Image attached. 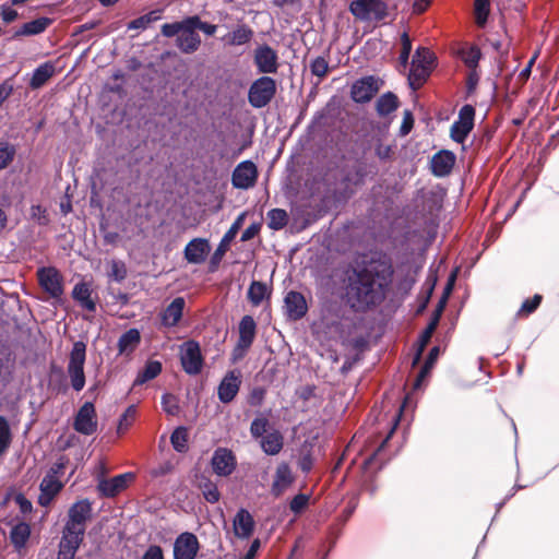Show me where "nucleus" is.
<instances>
[{
  "label": "nucleus",
  "mask_w": 559,
  "mask_h": 559,
  "mask_svg": "<svg viewBox=\"0 0 559 559\" xmlns=\"http://www.w3.org/2000/svg\"><path fill=\"white\" fill-rule=\"evenodd\" d=\"M393 274L392 262L385 255L372 257L348 270L344 278L346 305L361 313L376 309L385 300Z\"/></svg>",
  "instance_id": "f257e3e1"
},
{
  "label": "nucleus",
  "mask_w": 559,
  "mask_h": 559,
  "mask_svg": "<svg viewBox=\"0 0 559 559\" xmlns=\"http://www.w3.org/2000/svg\"><path fill=\"white\" fill-rule=\"evenodd\" d=\"M92 502L81 499L68 510V516L59 543L58 559H73L84 539L87 522L92 519Z\"/></svg>",
  "instance_id": "f03ea898"
},
{
  "label": "nucleus",
  "mask_w": 559,
  "mask_h": 559,
  "mask_svg": "<svg viewBox=\"0 0 559 559\" xmlns=\"http://www.w3.org/2000/svg\"><path fill=\"white\" fill-rule=\"evenodd\" d=\"M197 29L210 34V25L202 23L198 16L188 17L181 22L166 23L162 26V34L166 37L177 36V47L185 53L195 51L201 43Z\"/></svg>",
  "instance_id": "7ed1b4c3"
},
{
  "label": "nucleus",
  "mask_w": 559,
  "mask_h": 559,
  "mask_svg": "<svg viewBox=\"0 0 559 559\" xmlns=\"http://www.w3.org/2000/svg\"><path fill=\"white\" fill-rule=\"evenodd\" d=\"M356 20L382 22L389 15V5L383 0H353L348 7Z\"/></svg>",
  "instance_id": "20e7f679"
},
{
  "label": "nucleus",
  "mask_w": 559,
  "mask_h": 559,
  "mask_svg": "<svg viewBox=\"0 0 559 559\" xmlns=\"http://www.w3.org/2000/svg\"><path fill=\"white\" fill-rule=\"evenodd\" d=\"M86 358V345L78 341L73 344L70 353L67 372L70 378L71 386L80 392L85 385L84 364Z\"/></svg>",
  "instance_id": "39448f33"
},
{
  "label": "nucleus",
  "mask_w": 559,
  "mask_h": 559,
  "mask_svg": "<svg viewBox=\"0 0 559 559\" xmlns=\"http://www.w3.org/2000/svg\"><path fill=\"white\" fill-rule=\"evenodd\" d=\"M276 94V82L271 76H261L252 82L248 92V102L253 108L267 106Z\"/></svg>",
  "instance_id": "423d86ee"
},
{
  "label": "nucleus",
  "mask_w": 559,
  "mask_h": 559,
  "mask_svg": "<svg viewBox=\"0 0 559 559\" xmlns=\"http://www.w3.org/2000/svg\"><path fill=\"white\" fill-rule=\"evenodd\" d=\"M257 334V324L251 316H245L239 322V337L231 354L234 362L242 359L251 347Z\"/></svg>",
  "instance_id": "0eeeda50"
},
{
  "label": "nucleus",
  "mask_w": 559,
  "mask_h": 559,
  "mask_svg": "<svg viewBox=\"0 0 559 559\" xmlns=\"http://www.w3.org/2000/svg\"><path fill=\"white\" fill-rule=\"evenodd\" d=\"M367 175V166L362 163H357L350 169H344L341 179L342 189L338 192V198L349 199L355 193L356 188L365 183Z\"/></svg>",
  "instance_id": "6e6552de"
},
{
  "label": "nucleus",
  "mask_w": 559,
  "mask_h": 559,
  "mask_svg": "<svg viewBox=\"0 0 559 559\" xmlns=\"http://www.w3.org/2000/svg\"><path fill=\"white\" fill-rule=\"evenodd\" d=\"M180 361L183 370L188 374L200 373L203 367V357L201 355L200 345L195 341L185 342L179 347Z\"/></svg>",
  "instance_id": "1a4fd4ad"
},
{
  "label": "nucleus",
  "mask_w": 559,
  "mask_h": 559,
  "mask_svg": "<svg viewBox=\"0 0 559 559\" xmlns=\"http://www.w3.org/2000/svg\"><path fill=\"white\" fill-rule=\"evenodd\" d=\"M73 428L76 432L91 436L97 430V415L93 403L85 402L78 411Z\"/></svg>",
  "instance_id": "9d476101"
},
{
  "label": "nucleus",
  "mask_w": 559,
  "mask_h": 559,
  "mask_svg": "<svg viewBox=\"0 0 559 559\" xmlns=\"http://www.w3.org/2000/svg\"><path fill=\"white\" fill-rule=\"evenodd\" d=\"M444 308H445V298H440V300L438 301V304L430 317L428 325L419 335V338L417 342L418 348H417V353H416V355L414 357V361H413L414 365L419 361L426 346L430 342L432 334L435 333L436 329L439 325V322H440L441 316L444 311Z\"/></svg>",
  "instance_id": "9b49d317"
},
{
  "label": "nucleus",
  "mask_w": 559,
  "mask_h": 559,
  "mask_svg": "<svg viewBox=\"0 0 559 559\" xmlns=\"http://www.w3.org/2000/svg\"><path fill=\"white\" fill-rule=\"evenodd\" d=\"M242 382V373L239 369L227 371L217 388L218 400L228 404L237 396Z\"/></svg>",
  "instance_id": "f8f14e48"
},
{
  "label": "nucleus",
  "mask_w": 559,
  "mask_h": 559,
  "mask_svg": "<svg viewBox=\"0 0 559 559\" xmlns=\"http://www.w3.org/2000/svg\"><path fill=\"white\" fill-rule=\"evenodd\" d=\"M258 179V169L253 162L243 160L236 166L231 175V183L237 189H250Z\"/></svg>",
  "instance_id": "ddd939ff"
},
{
  "label": "nucleus",
  "mask_w": 559,
  "mask_h": 559,
  "mask_svg": "<svg viewBox=\"0 0 559 559\" xmlns=\"http://www.w3.org/2000/svg\"><path fill=\"white\" fill-rule=\"evenodd\" d=\"M237 467L234 452L227 448H217L212 455V472L222 477L230 476Z\"/></svg>",
  "instance_id": "4468645a"
},
{
  "label": "nucleus",
  "mask_w": 559,
  "mask_h": 559,
  "mask_svg": "<svg viewBox=\"0 0 559 559\" xmlns=\"http://www.w3.org/2000/svg\"><path fill=\"white\" fill-rule=\"evenodd\" d=\"M379 92L378 79L373 75L364 76L352 85L350 96L355 103H367Z\"/></svg>",
  "instance_id": "2eb2a0df"
},
{
  "label": "nucleus",
  "mask_w": 559,
  "mask_h": 559,
  "mask_svg": "<svg viewBox=\"0 0 559 559\" xmlns=\"http://www.w3.org/2000/svg\"><path fill=\"white\" fill-rule=\"evenodd\" d=\"M284 313L292 321L302 319L308 312L305 296L296 290H289L284 297Z\"/></svg>",
  "instance_id": "dca6fc26"
},
{
  "label": "nucleus",
  "mask_w": 559,
  "mask_h": 559,
  "mask_svg": "<svg viewBox=\"0 0 559 559\" xmlns=\"http://www.w3.org/2000/svg\"><path fill=\"white\" fill-rule=\"evenodd\" d=\"M38 281L45 292L51 297H60L63 293L61 276L53 267H43L37 272Z\"/></svg>",
  "instance_id": "f3484780"
},
{
  "label": "nucleus",
  "mask_w": 559,
  "mask_h": 559,
  "mask_svg": "<svg viewBox=\"0 0 559 559\" xmlns=\"http://www.w3.org/2000/svg\"><path fill=\"white\" fill-rule=\"evenodd\" d=\"M277 53L269 45L260 46L254 51V63L260 73H275L278 68Z\"/></svg>",
  "instance_id": "a211bd4d"
},
{
  "label": "nucleus",
  "mask_w": 559,
  "mask_h": 559,
  "mask_svg": "<svg viewBox=\"0 0 559 559\" xmlns=\"http://www.w3.org/2000/svg\"><path fill=\"white\" fill-rule=\"evenodd\" d=\"M242 223H243V214L239 215L235 219V222L231 224L229 229L225 233V235L222 238L221 242L218 243L216 250L212 254V272L214 271L215 267H217V265L222 261L224 254L229 249V246H230L231 241L235 239L239 229L241 228Z\"/></svg>",
  "instance_id": "6ab92c4d"
},
{
  "label": "nucleus",
  "mask_w": 559,
  "mask_h": 559,
  "mask_svg": "<svg viewBox=\"0 0 559 559\" xmlns=\"http://www.w3.org/2000/svg\"><path fill=\"white\" fill-rule=\"evenodd\" d=\"M456 156L453 152L442 150L436 153L430 160L431 173L436 177H445L451 174L455 165Z\"/></svg>",
  "instance_id": "aec40b11"
},
{
  "label": "nucleus",
  "mask_w": 559,
  "mask_h": 559,
  "mask_svg": "<svg viewBox=\"0 0 559 559\" xmlns=\"http://www.w3.org/2000/svg\"><path fill=\"white\" fill-rule=\"evenodd\" d=\"M199 543L191 533H183L177 537L174 545L175 559H193L197 555Z\"/></svg>",
  "instance_id": "412c9836"
},
{
  "label": "nucleus",
  "mask_w": 559,
  "mask_h": 559,
  "mask_svg": "<svg viewBox=\"0 0 559 559\" xmlns=\"http://www.w3.org/2000/svg\"><path fill=\"white\" fill-rule=\"evenodd\" d=\"M132 478L133 474L126 473L110 479H103L98 483L97 489L105 497H115L127 487L128 481Z\"/></svg>",
  "instance_id": "4be33fe9"
},
{
  "label": "nucleus",
  "mask_w": 559,
  "mask_h": 559,
  "mask_svg": "<svg viewBox=\"0 0 559 559\" xmlns=\"http://www.w3.org/2000/svg\"><path fill=\"white\" fill-rule=\"evenodd\" d=\"M193 481L202 490L206 500H210V461L202 457L195 464Z\"/></svg>",
  "instance_id": "5701e85b"
},
{
  "label": "nucleus",
  "mask_w": 559,
  "mask_h": 559,
  "mask_svg": "<svg viewBox=\"0 0 559 559\" xmlns=\"http://www.w3.org/2000/svg\"><path fill=\"white\" fill-rule=\"evenodd\" d=\"M210 246L206 239L197 238L191 240L185 249V257L190 263L205 261Z\"/></svg>",
  "instance_id": "b1692460"
},
{
  "label": "nucleus",
  "mask_w": 559,
  "mask_h": 559,
  "mask_svg": "<svg viewBox=\"0 0 559 559\" xmlns=\"http://www.w3.org/2000/svg\"><path fill=\"white\" fill-rule=\"evenodd\" d=\"M260 445L267 455L278 454L284 447V437L278 430H272L260 439Z\"/></svg>",
  "instance_id": "393cba45"
},
{
  "label": "nucleus",
  "mask_w": 559,
  "mask_h": 559,
  "mask_svg": "<svg viewBox=\"0 0 559 559\" xmlns=\"http://www.w3.org/2000/svg\"><path fill=\"white\" fill-rule=\"evenodd\" d=\"M271 294L272 288L266 283L252 281L247 292V298L252 306L258 307L264 299H270Z\"/></svg>",
  "instance_id": "a878e982"
},
{
  "label": "nucleus",
  "mask_w": 559,
  "mask_h": 559,
  "mask_svg": "<svg viewBox=\"0 0 559 559\" xmlns=\"http://www.w3.org/2000/svg\"><path fill=\"white\" fill-rule=\"evenodd\" d=\"M61 487V483L55 477H45L40 483L38 503L43 507H47L60 491Z\"/></svg>",
  "instance_id": "bb28decb"
},
{
  "label": "nucleus",
  "mask_w": 559,
  "mask_h": 559,
  "mask_svg": "<svg viewBox=\"0 0 559 559\" xmlns=\"http://www.w3.org/2000/svg\"><path fill=\"white\" fill-rule=\"evenodd\" d=\"M183 308L185 299L182 297L175 298L162 314L163 324L175 326L182 317Z\"/></svg>",
  "instance_id": "cd10ccee"
},
{
  "label": "nucleus",
  "mask_w": 559,
  "mask_h": 559,
  "mask_svg": "<svg viewBox=\"0 0 559 559\" xmlns=\"http://www.w3.org/2000/svg\"><path fill=\"white\" fill-rule=\"evenodd\" d=\"M294 481L290 467L287 463H281L275 472V478L272 485V491L278 496Z\"/></svg>",
  "instance_id": "c85d7f7f"
},
{
  "label": "nucleus",
  "mask_w": 559,
  "mask_h": 559,
  "mask_svg": "<svg viewBox=\"0 0 559 559\" xmlns=\"http://www.w3.org/2000/svg\"><path fill=\"white\" fill-rule=\"evenodd\" d=\"M234 527L237 536L248 538L253 532V518L248 511L241 509L236 515Z\"/></svg>",
  "instance_id": "c756f323"
},
{
  "label": "nucleus",
  "mask_w": 559,
  "mask_h": 559,
  "mask_svg": "<svg viewBox=\"0 0 559 559\" xmlns=\"http://www.w3.org/2000/svg\"><path fill=\"white\" fill-rule=\"evenodd\" d=\"M141 341L139 330L130 329L124 332L118 341V350L120 355H130L138 347Z\"/></svg>",
  "instance_id": "7c9ffc66"
},
{
  "label": "nucleus",
  "mask_w": 559,
  "mask_h": 559,
  "mask_svg": "<svg viewBox=\"0 0 559 559\" xmlns=\"http://www.w3.org/2000/svg\"><path fill=\"white\" fill-rule=\"evenodd\" d=\"M430 73L431 71L428 66L418 64L412 61V67L408 74L409 86L413 90L420 88L429 78Z\"/></svg>",
  "instance_id": "2f4dec72"
},
{
  "label": "nucleus",
  "mask_w": 559,
  "mask_h": 559,
  "mask_svg": "<svg viewBox=\"0 0 559 559\" xmlns=\"http://www.w3.org/2000/svg\"><path fill=\"white\" fill-rule=\"evenodd\" d=\"M51 20L48 17H39L34 21L24 23L22 27L15 32L16 37L19 36H32L43 33L50 24Z\"/></svg>",
  "instance_id": "473e14b6"
},
{
  "label": "nucleus",
  "mask_w": 559,
  "mask_h": 559,
  "mask_svg": "<svg viewBox=\"0 0 559 559\" xmlns=\"http://www.w3.org/2000/svg\"><path fill=\"white\" fill-rule=\"evenodd\" d=\"M55 74V67L49 63H43L33 72L29 86L34 90L41 87Z\"/></svg>",
  "instance_id": "72a5a7b5"
},
{
  "label": "nucleus",
  "mask_w": 559,
  "mask_h": 559,
  "mask_svg": "<svg viewBox=\"0 0 559 559\" xmlns=\"http://www.w3.org/2000/svg\"><path fill=\"white\" fill-rule=\"evenodd\" d=\"M399 98L392 92H386L377 100V111L380 116H388L399 107Z\"/></svg>",
  "instance_id": "f704fd0d"
},
{
  "label": "nucleus",
  "mask_w": 559,
  "mask_h": 559,
  "mask_svg": "<svg viewBox=\"0 0 559 559\" xmlns=\"http://www.w3.org/2000/svg\"><path fill=\"white\" fill-rule=\"evenodd\" d=\"M162 372V364L157 360L148 361L144 369L138 373L133 385H142L145 382L156 378Z\"/></svg>",
  "instance_id": "c9c22d12"
},
{
  "label": "nucleus",
  "mask_w": 559,
  "mask_h": 559,
  "mask_svg": "<svg viewBox=\"0 0 559 559\" xmlns=\"http://www.w3.org/2000/svg\"><path fill=\"white\" fill-rule=\"evenodd\" d=\"M459 56L468 69H476L481 58V51L478 46L473 45L460 49Z\"/></svg>",
  "instance_id": "e433bc0d"
},
{
  "label": "nucleus",
  "mask_w": 559,
  "mask_h": 559,
  "mask_svg": "<svg viewBox=\"0 0 559 559\" xmlns=\"http://www.w3.org/2000/svg\"><path fill=\"white\" fill-rule=\"evenodd\" d=\"M267 226L273 230L283 229L288 223V214L283 209H272L267 212Z\"/></svg>",
  "instance_id": "4c0bfd02"
},
{
  "label": "nucleus",
  "mask_w": 559,
  "mask_h": 559,
  "mask_svg": "<svg viewBox=\"0 0 559 559\" xmlns=\"http://www.w3.org/2000/svg\"><path fill=\"white\" fill-rule=\"evenodd\" d=\"M73 297L75 300L80 301L85 309L90 311L95 310V302L91 299V292L86 284H76L73 288Z\"/></svg>",
  "instance_id": "58836bf2"
},
{
  "label": "nucleus",
  "mask_w": 559,
  "mask_h": 559,
  "mask_svg": "<svg viewBox=\"0 0 559 559\" xmlns=\"http://www.w3.org/2000/svg\"><path fill=\"white\" fill-rule=\"evenodd\" d=\"M31 534L28 524L22 522L13 526L10 534V539L16 548H21L25 545Z\"/></svg>",
  "instance_id": "ea45409f"
},
{
  "label": "nucleus",
  "mask_w": 559,
  "mask_h": 559,
  "mask_svg": "<svg viewBox=\"0 0 559 559\" xmlns=\"http://www.w3.org/2000/svg\"><path fill=\"white\" fill-rule=\"evenodd\" d=\"M440 349L438 346H433L425 360V364L423 365L419 373L417 374V378L415 380L414 386L418 388L420 385V382L428 376L431 368L433 367L435 362L438 359Z\"/></svg>",
  "instance_id": "a19ab883"
},
{
  "label": "nucleus",
  "mask_w": 559,
  "mask_h": 559,
  "mask_svg": "<svg viewBox=\"0 0 559 559\" xmlns=\"http://www.w3.org/2000/svg\"><path fill=\"white\" fill-rule=\"evenodd\" d=\"M475 21L479 27L485 26L490 13V0H475L474 2Z\"/></svg>",
  "instance_id": "79ce46f5"
},
{
  "label": "nucleus",
  "mask_w": 559,
  "mask_h": 559,
  "mask_svg": "<svg viewBox=\"0 0 559 559\" xmlns=\"http://www.w3.org/2000/svg\"><path fill=\"white\" fill-rule=\"evenodd\" d=\"M472 130V127L454 121L450 129V136L454 142L463 144Z\"/></svg>",
  "instance_id": "37998d69"
},
{
  "label": "nucleus",
  "mask_w": 559,
  "mask_h": 559,
  "mask_svg": "<svg viewBox=\"0 0 559 559\" xmlns=\"http://www.w3.org/2000/svg\"><path fill=\"white\" fill-rule=\"evenodd\" d=\"M253 35V32L247 26H238L229 34V43L231 45H243L248 43Z\"/></svg>",
  "instance_id": "c03bdc74"
},
{
  "label": "nucleus",
  "mask_w": 559,
  "mask_h": 559,
  "mask_svg": "<svg viewBox=\"0 0 559 559\" xmlns=\"http://www.w3.org/2000/svg\"><path fill=\"white\" fill-rule=\"evenodd\" d=\"M270 421L266 417L260 416L252 420L250 425V433L253 439H261L267 433Z\"/></svg>",
  "instance_id": "a18cd8bd"
},
{
  "label": "nucleus",
  "mask_w": 559,
  "mask_h": 559,
  "mask_svg": "<svg viewBox=\"0 0 559 559\" xmlns=\"http://www.w3.org/2000/svg\"><path fill=\"white\" fill-rule=\"evenodd\" d=\"M310 72L312 75L323 79L328 75L330 67L325 57H317L310 62Z\"/></svg>",
  "instance_id": "49530a36"
},
{
  "label": "nucleus",
  "mask_w": 559,
  "mask_h": 559,
  "mask_svg": "<svg viewBox=\"0 0 559 559\" xmlns=\"http://www.w3.org/2000/svg\"><path fill=\"white\" fill-rule=\"evenodd\" d=\"M188 435L183 427L175 429L170 436V442L174 449L178 452H185L187 450Z\"/></svg>",
  "instance_id": "de8ad7c7"
},
{
  "label": "nucleus",
  "mask_w": 559,
  "mask_h": 559,
  "mask_svg": "<svg viewBox=\"0 0 559 559\" xmlns=\"http://www.w3.org/2000/svg\"><path fill=\"white\" fill-rule=\"evenodd\" d=\"M436 57L433 52L430 51L429 48L426 47H418L413 56L414 62L423 66H428L430 68V71L432 70V63L435 61Z\"/></svg>",
  "instance_id": "09e8293b"
},
{
  "label": "nucleus",
  "mask_w": 559,
  "mask_h": 559,
  "mask_svg": "<svg viewBox=\"0 0 559 559\" xmlns=\"http://www.w3.org/2000/svg\"><path fill=\"white\" fill-rule=\"evenodd\" d=\"M412 52V40L407 32L401 35V52L399 57L400 64L404 68L408 64L409 55Z\"/></svg>",
  "instance_id": "8fccbe9b"
},
{
  "label": "nucleus",
  "mask_w": 559,
  "mask_h": 559,
  "mask_svg": "<svg viewBox=\"0 0 559 559\" xmlns=\"http://www.w3.org/2000/svg\"><path fill=\"white\" fill-rule=\"evenodd\" d=\"M543 300V296L539 294H535L532 298H527L523 301L518 316L527 317L533 313L540 305Z\"/></svg>",
  "instance_id": "3c124183"
},
{
  "label": "nucleus",
  "mask_w": 559,
  "mask_h": 559,
  "mask_svg": "<svg viewBox=\"0 0 559 559\" xmlns=\"http://www.w3.org/2000/svg\"><path fill=\"white\" fill-rule=\"evenodd\" d=\"M15 156V147L8 142H0V169L7 168Z\"/></svg>",
  "instance_id": "603ef678"
},
{
  "label": "nucleus",
  "mask_w": 559,
  "mask_h": 559,
  "mask_svg": "<svg viewBox=\"0 0 559 559\" xmlns=\"http://www.w3.org/2000/svg\"><path fill=\"white\" fill-rule=\"evenodd\" d=\"M11 443V429L8 420L0 416V455L3 454Z\"/></svg>",
  "instance_id": "864d4df0"
},
{
  "label": "nucleus",
  "mask_w": 559,
  "mask_h": 559,
  "mask_svg": "<svg viewBox=\"0 0 559 559\" xmlns=\"http://www.w3.org/2000/svg\"><path fill=\"white\" fill-rule=\"evenodd\" d=\"M110 271L108 272V276L116 281L122 282L127 277V267L124 262L120 260H111L109 262Z\"/></svg>",
  "instance_id": "5fc2aeb1"
},
{
  "label": "nucleus",
  "mask_w": 559,
  "mask_h": 559,
  "mask_svg": "<svg viewBox=\"0 0 559 559\" xmlns=\"http://www.w3.org/2000/svg\"><path fill=\"white\" fill-rule=\"evenodd\" d=\"M135 414H136L135 407L129 406L126 409V412L121 415L119 423H118V427H117V432L119 435L124 433L129 429V427L134 421Z\"/></svg>",
  "instance_id": "6e6d98bb"
},
{
  "label": "nucleus",
  "mask_w": 559,
  "mask_h": 559,
  "mask_svg": "<svg viewBox=\"0 0 559 559\" xmlns=\"http://www.w3.org/2000/svg\"><path fill=\"white\" fill-rule=\"evenodd\" d=\"M158 16L155 11L144 14L128 24V29H145L147 26L156 21Z\"/></svg>",
  "instance_id": "4d7b16f0"
},
{
  "label": "nucleus",
  "mask_w": 559,
  "mask_h": 559,
  "mask_svg": "<svg viewBox=\"0 0 559 559\" xmlns=\"http://www.w3.org/2000/svg\"><path fill=\"white\" fill-rule=\"evenodd\" d=\"M266 395V389L263 386H254L248 395V404L253 407L261 406Z\"/></svg>",
  "instance_id": "13d9d810"
},
{
  "label": "nucleus",
  "mask_w": 559,
  "mask_h": 559,
  "mask_svg": "<svg viewBox=\"0 0 559 559\" xmlns=\"http://www.w3.org/2000/svg\"><path fill=\"white\" fill-rule=\"evenodd\" d=\"M475 108L472 105H464L459 111L456 121L474 128Z\"/></svg>",
  "instance_id": "bf43d9fd"
},
{
  "label": "nucleus",
  "mask_w": 559,
  "mask_h": 559,
  "mask_svg": "<svg viewBox=\"0 0 559 559\" xmlns=\"http://www.w3.org/2000/svg\"><path fill=\"white\" fill-rule=\"evenodd\" d=\"M162 406L163 409L171 416H175L179 413V405L176 396L173 394H164L162 397Z\"/></svg>",
  "instance_id": "052dcab7"
},
{
  "label": "nucleus",
  "mask_w": 559,
  "mask_h": 559,
  "mask_svg": "<svg viewBox=\"0 0 559 559\" xmlns=\"http://www.w3.org/2000/svg\"><path fill=\"white\" fill-rule=\"evenodd\" d=\"M309 497L305 493L296 495L289 502V509L294 513L301 512L308 504Z\"/></svg>",
  "instance_id": "680f3d73"
},
{
  "label": "nucleus",
  "mask_w": 559,
  "mask_h": 559,
  "mask_svg": "<svg viewBox=\"0 0 559 559\" xmlns=\"http://www.w3.org/2000/svg\"><path fill=\"white\" fill-rule=\"evenodd\" d=\"M260 225L259 224H251L249 225L241 234V241H249L252 238H254L260 233Z\"/></svg>",
  "instance_id": "e2e57ef3"
},
{
  "label": "nucleus",
  "mask_w": 559,
  "mask_h": 559,
  "mask_svg": "<svg viewBox=\"0 0 559 559\" xmlns=\"http://www.w3.org/2000/svg\"><path fill=\"white\" fill-rule=\"evenodd\" d=\"M413 126H414L413 114L409 110H405L403 122H402V126H401V133L402 134H407L413 129Z\"/></svg>",
  "instance_id": "0e129e2a"
},
{
  "label": "nucleus",
  "mask_w": 559,
  "mask_h": 559,
  "mask_svg": "<svg viewBox=\"0 0 559 559\" xmlns=\"http://www.w3.org/2000/svg\"><path fill=\"white\" fill-rule=\"evenodd\" d=\"M298 466L304 473H309L313 466L312 455L310 453L304 454L299 459Z\"/></svg>",
  "instance_id": "69168bd1"
},
{
  "label": "nucleus",
  "mask_w": 559,
  "mask_h": 559,
  "mask_svg": "<svg viewBox=\"0 0 559 559\" xmlns=\"http://www.w3.org/2000/svg\"><path fill=\"white\" fill-rule=\"evenodd\" d=\"M15 502L19 506L22 513H28L32 511V503L22 493L16 495Z\"/></svg>",
  "instance_id": "338daca9"
},
{
  "label": "nucleus",
  "mask_w": 559,
  "mask_h": 559,
  "mask_svg": "<svg viewBox=\"0 0 559 559\" xmlns=\"http://www.w3.org/2000/svg\"><path fill=\"white\" fill-rule=\"evenodd\" d=\"M142 559H164L162 548L159 546H150Z\"/></svg>",
  "instance_id": "774afa93"
}]
</instances>
